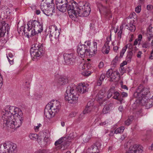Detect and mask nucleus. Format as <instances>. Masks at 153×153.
Segmentation results:
<instances>
[{
  "mask_svg": "<svg viewBox=\"0 0 153 153\" xmlns=\"http://www.w3.org/2000/svg\"><path fill=\"white\" fill-rule=\"evenodd\" d=\"M47 105H49L50 109L54 112V114L59 111L60 108V102L56 100L50 102Z\"/></svg>",
  "mask_w": 153,
  "mask_h": 153,
  "instance_id": "4468645a",
  "label": "nucleus"
},
{
  "mask_svg": "<svg viewBox=\"0 0 153 153\" xmlns=\"http://www.w3.org/2000/svg\"><path fill=\"white\" fill-rule=\"evenodd\" d=\"M76 5L74 6V13L76 16L74 17V19H72L74 21L76 20V18L78 17H87L89 14L91 12V9L88 3H84L80 1L78 4L76 3Z\"/></svg>",
  "mask_w": 153,
  "mask_h": 153,
  "instance_id": "7ed1b4c3",
  "label": "nucleus"
},
{
  "mask_svg": "<svg viewBox=\"0 0 153 153\" xmlns=\"http://www.w3.org/2000/svg\"><path fill=\"white\" fill-rule=\"evenodd\" d=\"M109 109L110 108L109 106H105L102 110V112L104 114H107L108 112Z\"/></svg>",
  "mask_w": 153,
  "mask_h": 153,
  "instance_id": "a18cd8bd",
  "label": "nucleus"
},
{
  "mask_svg": "<svg viewBox=\"0 0 153 153\" xmlns=\"http://www.w3.org/2000/svg\"><path fill=\"white\" fill-rule=\"evenodd\" d=\"M132 120L128 119L125 122V124L127 126H129L131 123Z\"/></svg>",
  "mask_w": 153,
  "mask_h": 153,
  "instance_id": "bf43d9fd",
  "label": "nucleus"
},
{
  "mask_svg": "<svg viewBox=\"0 0 153 153\" xmlns=\"http://www.w3.org/2000/svg\"><path fill=\"white\" fill-rule=\"evenodd\" d=\"M139 91H140L139 90V88L138 87L137 91L134 92V97L139 99V100H141L143 99V97L141 93H140V92H139Z\"/></svg>",
  "mask_w": 153,
  "mask_h": 153,
  "instance_id": "c85d7f7f",
  "label": "nucleus"
},
{
  "mask_svg": "<svg viewBox=\"0 0 153 153\" xmlns=\"http://www.w3.org/2000/svg\"><path fill=\"white\" fill-rule=\"evenodd\" d=\"M44 48L42 44L36 43L34 47H32L30 50L31 56L33 58H36L44 53Z\"/></svg>",
  "mask_w": 153,
  "mask_h": 153,
  "instance_id": "39448f33",
  "label": "nucleus"
},
{
  "mask_svg": "<svg viewBox=\"0 0 153 153\" xmlns=\"http://www.w3.org/2000/svg\"><path fill=\"white\" fill-rule=\"evenodd\" d=\"M42 97L41 95L38 94H36L34 95V98L37 100H39Z\"/></svg>",
  "mask_w": 153,
  "mask_h": 153,
  "instance_id": "052dcab7",
  "label": "nucleus"
},
{
  "mask_svg": "<svg viewBox=\"0 0 153 153\" xmlns=\"http://www.w3.org/2000/svg\"><path fill=\"white\" fill-rule=\"evenodd\" d=\"M68 139V138H67L66 137H62L55 142V145L56 146H57L58 145L60 144L61 143L62 144L63 142L66 141V140Z\"/></svg>",
  "mask_w": 153,
  "mask_h": 153,
  "instance_id": "7c9ffc66",
  "label": "nucleus"
},
{
  "mask_svg": "<svg viewBox=\"0 0 153 153\" xmlns=\"http://www.w3.org/2000/svg\"><path fill=\"white\" fill-rule=\"evenodd\" d=\"M38 135L36 134H30L29 135V137L30 139L33 140H35L38 138Z\"/></svg>",
  "mask_w": 153,
  "mask_h": 153,
  "instance_id": "ea45409f",
  "label": "nucleus"
},
{
  "mask_svg": "<svg viewBox=\"0 0 153 153\" xmlns=\"http://www.w3.org/2000/svg\"><path fill=\"white\" fill-rule=\"evenodd\" d=\"M75 88L76 86L73 84L68 86L67 88L65 99L69 103L74 104L77 102L79 94L75 90Z\"/></svg>",
  "mask_w": 153,
  "mask_h": 153,
  "instance_id": "20e7f679",
  "label": "nucleus"
},
{
  "mask_svg": "<svg viewBox=\"0 0 153 153\" xmlns=\"http://www.w3.org/2000/svg\"><path fill=\"white\" fill-rule=\"evenodd\" d=\"M18 31L19 34H20L21 32H22V34L24 33L25 34V32L26 31V30L25 29V27L24 26H22L21 27L19 28H18Z\"/></svg>",
  "mask_w": 153,
  "mask_h": 153,
  "instance_id": "79ce46f5",
  "label": "nucleus"
},
{
  "mask_svg": "<svg viewBox=\"0 0 153 153\" xmlns=\"http://www.w3.org/2000/svg\"><path fill=\"white\" fill-rule=\"evenodd\" d=\"M10 9L8 8H7L5 10L4 12L2 13L1 15L3 16L4 19H8L9 20L10 15Z\"/></svg>",
  "mask_w": 153,
  "mask_h": 153,
  "instance_id": "b1692460",
  "label": "nucleus"
},
{
  "mask_svg": "<svg viewBox=\"0 0 153 153\" xmlns=\"http://www.w3.org/2000/svg\"><path fill=\"white\" fill-rule=\"evenodd\" d=\"M142 46L143 48H149V43L148 42H145L142 44Z\"/></svg>",
  "mask_w": 153,
  "mask_h": 153,
  "instance_id": "49530a36",
  "label": "nucleus"
},
{
  "mask_svg": "<svg viewBox=\"0 0 153 153\" xmlns=\"http://www.w3.org/2000/svg\"><path fill=\"white\" fill-rule=\"evenodd\" d=\"M90 138V136L88 135L84 136L83 137V142L85 143H87L88 141Z\"/></svg>",
  "mask_w": 153,
  "mask_h": 153,
  "instance_id": "37998d69",
  "label": "nucleus"
},
{
  "mask_svg": "<svg viewBox=\"0 0 153 153\" xmlns=\"http://www.w3.org/2000/svg\"><path fill=\"white\" fill-rule=\"evenodd\" d=\"M49 38L50 41L53 45L57 44L59 41V32L55 25L51 26L49 27Z\"/></svg>",
  "mask_w": 153,
  "mask_h": 153,
  "instance_id": "423d86ee",
  "label": "nucleus"
},
{
  "mask_svg": "<svg viewBox=\"0 0 153 153\" xmlns=\"http://www.w3.org/2000/svg\"><path fill=\"white\" fill-rule=\"evenodd\" d=\"M0 153H7L4 143L0 145Z\"/></svg>",
  "mask_w": 153,
  "mask_h": 153,
  "instance_id": "58836bf2",
  "label": "nucleus"
},
{
  "mask_svg": "<svg viewBox=\"0 0 153 153\" xmlns=\"http://www.w3.org/2000/svg\"><path fill=\"white\" fill-rule=\"evenodd\" d=\"M124 129V127L121 126L118 128L114 131V133L117 134L123 132Z\"/></svg>",
  "mask_w": 153,
  "mask_h": 153,
  "instance_id": "e433bc0d",
  "label": "nucleus"
},
{
  "mask_svg": "<svg viewBox=\"0 0 153 153\" xmlns=\"http://www.w3.org/2000/svg\"><path fill=\"white\" fill-rule=\"evenodd\" d=\"M138 87L139 90L140 91H139V92H140L143 97L145 96L150 92L149 88V87H145L143 85L140 84Z\"/></svg>",
  "mask_w": 153,
  "mask_h": 153,
  "instance_id": "f3484780",
  "label": "nucleus"
},
{
  "mask_svg": "<svg viewBox=\"0 0 153 153\" xmlns=\"http://www.w3.org/2000/svg\"><path fill=\"white\" fill-rule=\"evenodd\" d=\"M2 115L0 123L8 130L19 127L23 120L22 111L13 106H6Z\"/></svg>",
  "mask_w": 153,
  "mask_h": 153,
  "instance_id": "f257e3e1",
  "label": "nucleus"
},
{
  "mask_svg": "<svg viewBox=\"0 0 153 153\" xmlns=\"http://www.w3.org/2000/svg\"><path fill=\"white\" fill-rule=\"evenodd\" d=\"M110 50V46H106V48H104L103 50V48H102V52L103 53L107 54L109 52Z\"/></svg>",
  "mask_w": 153,
  "mask_h": 153,
  "instance_id": "09e8293b",
  "label": "nucleus"
},
{
  "mask_svg": "<svg viewBox=\"0 0 153 153\" xmlns=\"http://www.w3.org/2000/svg\"><path fill=\"white\" fill-rule=\"evenodd\" d=\"M11 142L10 141H6L4 143L7 153H8L9 150L10 149V148L11 147Z\"/></svg>",
  "mask_w": 153,
  "mask_h": 153,
  "instance_id": "f704fd0d",
  "label": "nucleus"
},
{
  "mask_svg": "<svg viewBox=\"0 0 153 153\" xmlns=\"http://www.w3.org/2000/svg\"><path fill=\"white\" fill-rule=\"evenodd\" d=\"M44 0H42V1ZM46 3L48 4H50L51 5H53V4L52 3L53 0H45Z\"/></svg>",
  "mask_w": 153,
  "mask_h": 153,
  "instance_id": "5fc2aeb1",
  "label": "nucleus"
},
{
  "mask_svg": "<svg viewBox=\"0 0 153 153\" xmlns=\"http://www.w3.org/2000/svg\"><path fill=\"white\" fill-rule=\"evenodd\" d=\"M49 140L48 138L45 137L44 138L43 140L42 141V143H41V147H44L47 146Z\"/></svg>",
  "mask_w": 153,
  "mask_h": 153,
  "instance_id": "72a5a7b5",
  "label": "nucleus"
},
{
  "mask_svg": "<svg viewBox=\"0 0 153 153\" xmlns=\"http://www.w3.org/2000/svg\"><path fill=\"white\" fill-rule=\"evenodd\" d=\"M56 5L57 9L60 11L64 12L67 10L70 18L72 19H74L76 16L74 13V6L76 5L74 1L68 2L67 0H56Z\"/></svg>",
  "mask_w": 153,
  "mask_h": 153,
  "instance_id": "f03ea898",
  "label": "nucleus"
},
{
  "mask_svg": "<svg viewBox=\"0 0 153 153\" xmlns=\"http://www.w3.org/2000/svg\"><path fill=\"white\" fill-rule=\"evenodd\" d=\"M138 49L136 47H135L132 48L131 50L129 51L130 52H131L132 53L133 55H134L135 53L138 50Z\"/></svg>",
  "mask_w": 153,
  "mask_h": 153,
  "instance_id": "3c124183",
  "label": "nucleus"
},
{
  "mask_svg": "<svg viewBox=\"0 0 153 153\" xmlns=\"http://www.w3.org/2000/svg\"><path fill=\"white\" fill-rule=\"evenodd\" d=\"M10 28L9 24L6 22H0V38L4 37L6 32L8 34Z\"/></svg>",
  "mask_w": 153,
  "mask_h": 153,
  "instance_id": "9d476101",
  "label": "nucleus"
},
{
  "mask_svg": "<svg viewBox=\"0 0 153 153\" xmlns=\"http://www.w3.org/2000/svg\"><path fill=\"white\" fill-rule=\"evenodd\" d=\"M112 72V70L111 69H109L107 71L106 73V76L108 77H110L111 75V72Z\"/></svg>",
  "mask_w": 153,
  "mask_h": 153,
  "instance_id": "6e6d98bb",
  "label": "nucleus"
},
{
  "mask_svg": "<svg viewBox=\"0 0 153 153\" xmlns=\"http://www.w3.org/2000/svg\"><path fill=\"white\" fill-rule=\"evenodd\" d=\"M113 96L112 98L113 99L117 100L120 101V103H122V99L120 97V94L119 92L115 91L114 89V92H113Z\"/></svg>",
  "mask_w": 153,
  "mask_h": 153,
  "instance_id": "5701e85b",
  "label": "nucleus"
},
{
  "mask_svg": "<svg viewBox=\"0 0 153 153\" xmlns=\"http://www.w3.org/2000/svg\"><path fill=\"white\" fill-rule=\"evenodd\" d=\"M153 106V96L151 99L146 103V107L147 109H149Z\"/></svg>",
  "mask_w": 153,
  "mask_h": 153,
  "instance_id": "473e14b6",
  "label": "nucleus"
},
{
  "mask_svg": "<svg viewBox=\"0 0 153 153\" xmlns=\"http://www.w3.org/2000/svg\"><path fill=\"white\" fill-rule=\"evenodd\" d=\"M106 42L104 44L103 46V50L104 49V48H106V46H110L109 45V42L111 41V36H110V37L109 38H106Z\"/></svg>",
  "mask_w": 153,
  "mask_h": 153,
  "instance_id": "c03bdc74",
  "label": "nucleus"
},
{
  "mask_svg": "<svg viewBox=\"0 0 153 153\" xmlns=\"http://www.w3.org/2000/svg\"><path fill=\"white\" fill-rule=\"evenodd\" d=\"M70 142L68 141V139L66 140V141L63 142L62 144L59 149H60L62 150H64L66 149L70 144Z\"/></svg>",
  "mask_w": 153,
  "mask_h": 153,
  "instance_id": "bb28decb",
  "label": "nucleus"
},
{
  "mask_svg": "<svg viewBox=\"0 0 153 153\" xmlns=\"http://www.w3.org/2000/svg\"><path fill=\"white\" fill-rule=\"evenodd\" d=\"M42 3L41 4V9L44 14L48 16L51 15L52 14L51 10H52L53 7L52 6L50 8L47 10L45 9V7H44V4H43L42 5Z\"/></svg>",
  "mask_w": 153,
  "mask_h": 153,
  "instance_id": "4be33fe9",
  "label": "nucleus"
},
{
  "mask_svg": "<svg viewBox=\"0 0 153 153\" xmlns=\"http://www.w3.org/2000/svg\"><path fill=\"white\" fill-rule=\"evenodd\" d=\"M120 71L122 75L126 72V70L123 67H120Z\"/></svg>",
  "mask_w": 153,
  "mask_h": 153,
  "instance_id": "603ef678",
  "label": "nucleus"
},
{
  "mask_svg": "<svg viewBox=\"0 0 153 153\" xmlns=\"http://www.w3.org/2000/svg\"><path fill=\"white\" fill-rule=\"evenodd\" d=\"M49 105H47L44 110V114L46 117L48 119L51 118L52 116L53 113L54 112L50 109Z\"/></svg>",
  "mask_w": 153,
  "mask_h": 153,
  "instance_id": "dca6fc26",
  "label": "nucleus"
},
{
  "mask_svg": "<svg viewBox=\"0 0 153 153\" xmlns=\"http://www.w3.org/2000/svg\"><path fill=\"white\" fill-rule=\"evenodd\" d=\"M91 73L90 71H85L82 72V74L84 76H88L91 74Z\"/></svg>",
  "mask_w": 153,
  "mask_h": 153,
  "instance_id": "4d7b16f0",
  "label": "nucleus"
},
{
  "mask_svg": "<svg viewBox=\"0 0 153 153\" xmlns=\"http://www.w3.org/2000/svg\"><path fill=\"white\" fill-rule=\"evenodd\" d=\"M123 26L131 32L134 31L135 30V27L132 24H127L126 23H124L123 24Z\"/></svg>",
  "mask_w": 153,
  "mask_h": 153,
  "instance_id": "393cba45",
  "label": "nucleus"
},
{
  "mask_svg": "<svg viewBox=\"0 0 153 153\" xmlns=\"http://www.w3.org/2000/svg\"><path fill=\"white\" fill-rule=\"evenodd\" d=\"M90 102L88 103L87 105L83 111V114H85L90 112L93 108L92 105H91Z\"/></svg>",
  "mask_w": 153,
  "mask_h": 153,
  "instance_id": "a878e982",
  "label": "nucleus"
},
{
  "mask_svg": "<svg viewBox=\"0 0 153 153\" xmlns=\"http://www.w3.org/2000/svg\"><path fill=\"white\" fill-rule=\"evenodd\" d=\"M7 57L10 64L11 65H13V63L14 60L13 54L11 53H9L8 55L7 54Z\"/></svg>",
  "mask_w": 153,
  "mask_h": 153,
  "instance_id": "c756f323",
  "label": "nucleus"
},
{
  "mask_svg": "<svg viewBox=\"0 0 153 153\" xmlns=\"http://www.w3.org/2000/svg\"><path fill=\"white\" fill-rule=\"evenodd\" d=\"M120 97L122 98V99L123 101V98L127 97L128 96V94L127 93L123 92L121 93V94H120Z\"/></svg>",
  "mask_w": 153,
  "mask_h": 153,
  "instance_id": "8fccbe9b",
  "label": "nucleus"
},
{
  "mask_svg": "<svg viewBox=\"0 0 153 153\" xmlns=\"http://www.w3.org/2000/svg\"><path fill=\"white\" fill-rule=\"evenodd\" d=\"M127 63H128V62L126 60L124 61L120 65V67H123L124 65H126Z\"/></svg>",
  "mask_w": 153,
  "mask_h": 153,
  "instance_id": "338daca9",
  "label": "nucleus"
},
{
  "mask_svg": "<svg viewBox=\"0 0 153 153\" xmlns=\"http://www.w3.org/2000/svg\"><path fill=\"white\" fill-rule=\"evenodd\" d=\"M98 7L101 13H102L106 16H110L111 17L110 8L108 7L103 6L101 4H99L98 5Z\"/></svg>",
  "mask_w": 153,
  "mask_h": 153,
  "instance_id": "f8f14e48",
  "label": "nucleus"
},
{
  "mask_svg": "<svg viewBox=\"0 0 153 153\" xmlns=\"http://www.w3.org/2000/svg\"><path fill=\"white\" fill-rule=\"evenodd\" d=\"M37 140L39 144L41 145V143H42V138H41V137H38V138H37Z\"/></svg>",
  "mask_w": 153,
  "mask_h": 153,
  "instance_id": "69168bd1",
  "label": "nucleus"
},
{
  "mask_svg": "<svg viewBox=\"0 0 153 153\" xmlns=\"http://www.w3.org/2000/svg\"><path fill=\"white\" fill-rule=\"evenodd\" d=\"M147 35H150L151 36H153V28L151 26L148 27Z\"/></svg>",
  "mask_w": 153,
  "mask_h": 153,
  "instance_id": "4c0bfd02",
  "label": "nucleus"
},
{
  "mask_svg": "<svg viewBox=\"0 0 153 153\" xmlns=\"http://www.w3.org/2000/svg\"><path fill=\"white\" fill-rule=\"evenodd\" d=\"M68 78L66 76H61L59 79L58 84L59 85H64L68 82Z\"/></svg>",
  "mask_w": 153,
  "mask_h": 153,
  "instance_id": "412c9836",
  "label": "nucleus"
},
{
  "mask_svg": "<svg viewBox=\"0 0 153 153\" xmlns=\"http://www.w3.org/2000/svg\"><path fill=\"white\" fill-rule=\"evenodd\" d=\"M91 42L89 41L85 42L84 45H79L77 49V52L79 55L82 58L88 56V48H90Z\"/></svg>",
  "mask_w": 153,
  "mask_h": 153,
  "instance_id": "0eeeda50",
  "label": "nucleus"
},
{
  "mask_svg": "<svg viewBox=\"0 0 153 153\" xmlns=\"http://www.w3.org/2000/svg\"><path fill=\"white\" fill-rule=\"evenodd\" d=\"M141 10V5H138L137 6L135 9V11L137 13H140Z\"/></svg>",
  "mask_w": 153,
  "mask_h": 153,
  "instance_id": "864d4df0",
  "label": "nucleus"
},
{
  "mask_svg": "<svg viewBox=\"0 0 153 153\" xmlns=\"http://www.w3.org/2000/svg\"><path fill=\"white\" fill-rule=\"evenodd\" d=\"M117 74V72L116 71L112 72L111 73V75L110 78L113 81L116 78V75Z\"/></svg>",
  "mask_w": 153,
  "mask_h": 153,
  "instance_id": "a19ab883",
  "label": "nucleus"
},
{
  "mask_svg": "<svg viewBox=\"0 0 153 153\" xmlns=\"http://www.w3.org/2000/svg\"><path fill=\"white\" fill-rule=\"evenodd\" d=\"M101 142L97 141L88 149L87 153H99L101 149Z\"/></svg>",
  "mask_w": 153,
  "mask_h": 153,
  "instance_id": "1a4fd4ad",
  "label": "nucleus"
},
{
  "mask_svg": "<svg viewBox=\"0 0 153 153\" xmlns=\"http://www.w3.org/2000/svg\"><path fill=\"white\" fill-rule=\"evenodd\" d=\"M10 149L9 150L8 153H16V144L11 142Z\"/></svg>",
  "mask_w": 153,
  "mask_h": 153,
  "instance_id": "cd10ccee",
  "label": "nucleus"
},
{
  "mask_svg": "<svg viewBox=\"0 0 153 153\" xmlns=\"http://www.w3.org/2000/svg\"><path fill=\"white\" fill-rule=\"evenodd\" d=\"M27 27L25 34H26L28 38H29V36L31 37L37 34L35 32L34 30H33V29L32 28V26L30 28V25L27 26Z\"/></svg>",
  "mask_w": 153,
  "mask_h": 153,
  "instance_id": "aec40b11",
  "label": "nucleus"
},
{
  "mask_svg": "<svg viewBox=\"0 0 153 153\" xmlns=\"http://www.w3.org/2000/svg\"><path fill=\"white\" fill-rule=\"evenodd\" d=\"M105 96V94L104 91L103 90H101L100 91L99 93L97 95L96 99L97 101H101V104H103V100L104 101L105 99L104 98Z\"/></svg>",
  "mask_w": 153,
  "mask_h": 153,
  "instance_id": "a211bd4d",
  "label": "nucleus"
},
{
  "mask_svg": "<svg viewBox=\"0 0 153 153\" xmlns=\"http://www.w3.org/2000/svg\"><path fill=\"white\" fill-rule=\"evenodd\" d=\"M89 85L87 84H85L84 83H80L78 84V86L76 87L75 90H76V92L82 94L85 93L88 91V89Z\"/></svg>",
  "mask_w": 153,
  "mask_h": 153,
  "instance_id": "ddd939ff",
  "label": "nucleus"
},
{
  "mask_svg": "<svg viewBox=\"0 0 153 153\" xmlns=\"http://www.w3.org/2000/svg\"><path fill=\"white\" fill-rule=\"evenodd\" d=\"M133 55V53L129 51H127V54L126 57V60L128 63H129L131 62Z\"/></svg>",
  "mask_w": 153,
  "mask_h": 153,
  "instance_id": "2f4dec72",
  "label": "nucleus"
},
{
  "mask_svg": "<svg viewBox=\"0 0 153 153\" xmlns=\"http://www.w3.org/2000/svg\"><path fill=\"white\" fill-rule=\"evenodd\" d=\"M64 58L65 63L67 65L72 64L74 62V58L73 53H65Z\"/></svg>",
  "mask_w": 153,
  "mask_h": 153,
  "instance_id": "2eb2a0df",
  "label": "nucleus"
},
{
  "mask_svg": "<svg viewBox=\"0 0 153 153\" xmlns=\"http://www.w3.org/2000/svg\"><path fill=\"white\" fill-rule=\"evenodd\" d=\"M124 47H126V49L127 48H128L129 49H131V48H132L133 47H132V45L131 43H128V44L126 45Z\"/></svg>",
  "mask_w": 153,
  "mask_h": 153,
  "instance_id": "680f3d73",
  "label": "nucleus"
},
{
  "mask_svg": "<svg viewBox=\"0 0 153 153\" xmlns=\"http://www.w3.org/2000/svg\"><path fill=\"white\" fill-rule=\"evenodd\" d=\"M153 7L152 5H148L147 6V9L149 11H150L152 9Z\"/></svg>",
  "mask_w": 153,
  "mask_h": 153,
  "instance_id": "e2e57ef3",
  "label": "nucleus"
},
{
  "mask_svg": "<svg viewBox=\"0 0 153 153\" xmlns=\"http://www.w3.org/2000/svg\"><path fill=\"white\" fill-rule=\"evenodd\" d=\"M84 63H81L80 64L79 66V68L80 70L85 69V66H84Z\"/></svg>",
  "mask_w": 153,
  "mask_h": 153,
  "instance_id": "13d9d810",
  "label": "nucleus"
},
{
  "mask_svg": "<svg viewBox=\"0 0 153 153\" xmlns=\"http://www.w3.org/2000/svg\"><path fill=\"white\" fill-rule=\"evenodd\" d=\"M126 47H124L123 48L121 51L120 53V55L119 56L120 58H121L123 57L125 52L126 51Z\"/></svg>",
  "mask_w": 153,
  "mask_h": 153,
  "instance_id": "de8ad7c7",
  "label": "nucleus"
},
{
  "mask_svg": "<svg viewBox=\"0 0 153 153\" xmlns=\"http://www.w3.org/2000/svg\"><path fill=\"white\" fill-rule=\"evenodd\" d=\"M114 87H113L111 88L107 92V97L108 98H110L113 94Z\"/></svg>",
  "mask_w": 153,
  "mask_h": 153,
  "instance_id": "c9c22d12",
  "label": "nucleus"
},
{
  "mask_svg": "<svg viewBox=\"0 0 153 153\" xmlns=\"http://www.w3.org/2000/svg\"><path fill=\"white\" fill-rule=\"evenodd\" d=\"M105 78V74H101L100 76V79L102 80H103Z\"/></svg>",
  "mask_w": 153,
  "mask_h": 153,
  "instance_id": "0e129e2a",
  "label": "nucleus"
},
{
  "mask_svg": "<svg viewBox=\"0 0 153 153\" xmlns=\"http://www.w3.org/2000/svg\"><path fill=\"white\" fill-rule=\"evenodd\" d=\"M93 44V46L91 48L90 47V48H88L87 51L88 52V56H89L90 57V56H92L94 54L96 53L97 51V43L96 42H94Z\"/></svg>",
  "mask_w": 153,
  "mask_h": 153,
  "instance_id": "6ab92c4d",
  "label": "nucleus"
},
{
  "mask_svg": "<svg viewBox=\"0 0 153 153\" xmlns=\"http://www.w3.org/2000/svg\"><path fill=\"white\" fill-rule=\"evenodd\" d=\"M29 25L32 26V28L33 29V30H34L35 32L37 34L41 33L43 30L42 24L38 20H34L29 21L27 24V26Z\"/></svg>",
  "mask_w": 153,
  "mask_h": 153,
  "instance_id": "6e6552de",
  "label": "nucleus"
},
{
  "mask_svg": "<svg viewBox=\"0 0 153 153\" xmlns=\"http://www.w3.org/2000/svg\"><path fill=\"white\" fill-rule=\"evenodd\" d=\"M149 59H153V49L151 52L150 55L149 57Z\"/></svg>",
  "mask_w": 153,
  "mask_h": 153,
  "instance_id": "774afa93",
  "label": "nucleus"
},
{
  "mask_svg": "<svg viewBox=\"0 0 153 153\" xmlns=\"http://www.w3.org/2000/svg\"><path fill=\"white\" fill-rule=\"evenodd\" d=\"M143 148L141 145L134 144L129 148V152L126 153H143Z\"/></svg>",
  "mask_w": 153,
  "mask_h": 153,
  "instance_id": "9b49d317",
  "label": "nucleus"
}]
</instances>
